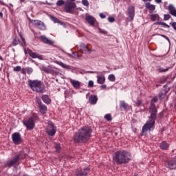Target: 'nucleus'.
<instances>
[{
  "label": "nucleus",
  "mask_w": 176,
  "mask_h": 176,
  "mask_svg": "<svg viewBox=\"0 0 176 176\" xmlns=\"http://www.w3.org/2000/svg\"><path fill=\"white\" fill-rule=\"evenodd\" d=\"M157 100H158L156 97L151 100L149 111L151 115L150 118L151 120L147 121L143 126L141 135L145 134V133H147V131H151V129L155 126V121L156 120V116L157 115V109H156L155 102H157Z\"/></svg>",
  "instance_id": "1"
},
{
  "label": "nucleus",
  "mask_w": 176,
  "mask_h": 176,
  "mask_svg": "<svg viewBox=\"0 0 176 176\" xmlns=\"http://www.w3.org/2000/svg\"><path fill=\"white\" fill-rule=\"evenodd\" d=\"M91 128L89 126L81 127L74 135V142L78 144L87 142V140H90V137H91Z\"/></svg>",
  "instance_id": "2"
},
{
  "label": "nucleus",
  "mask_w": 176,
  "mask_h": 176,
  "mask_svg": "<svg viewBox=\"0 0 176 176\" xmlns=\"http://www.w3.org/2000/svg\"><path fill=\"white\" fill-rule=\"evenodd\" d=\"M131 159V155L126 151H118L113 155V160L117 164H126Z\"/></svg>",
  "instance_id": "3"
},
{
  "label": "nucleus",
  "mask_w": 176,
  "mask_h": 176,
  "mask_svg": "<svg viewBox=\"0 0 176 176\" xmlns=\"http://www.w3.org/2000/svg\"><path fill=\"white\" fill-rule=\"evenodd\" d=\"M28 85L33 91H36V93H45V85L42 81L30 80Z\"/></svg>",
  "instance_id": "4"
},
{
  "label": "nucleus",
  "mask_w": 176,
  "mask_h": 176,
  "mask_svg": "<svg viewBox=\"0 0 176 176\" xmlns=\"http://www.w3.org/2000/svg\"><path fill=\"white\" fill-rule=\"evenodd\" d=\"M24 157H25V155H23L21 153L15 155L13 159L10 160L7 162H6L4 164V167H13V166H16V164H17L20 159H24Z\"/></svg>",
  "instance_id": "5"
},
{
  "label": "nucleus",
  "mask_w": 176,
  "mask_h": 176,
  "mask_svg": "<svg viewBox=\"0 0 176 176\" xmlns=\"http://www.w3.org/2000/svg\"><path fill=\"white\" fill-rule=\"evenodd\" d=\"M38 119V116L34 114L32 117L29 118L28 120L23 122L24 126L27 128L28 130H32L35 127V120Z\"/></svg>",
  "instance_id": "6"
},
{
  "label": "nucleus",
  "mask_w": 176,
  "mask_h": 176,
  "mask_svg": "<svg viewBox=\"0 0 176 176\" xmlns=\"http://www.w3.org/2000/svg\"><path fill=\"white\" fill-rule=\"evenodd\" d=\"M75 8H76V3H75V2L67 1L65 3V10L66 13H72Z\"/></svg>",
  "instance_id": "7"
},
{
  "label": "nucleus",
  "mask_w": 176,
  "mask_h": 176,
  "mask_svg": "<svg viewBox=\"0 0 176 176\" xmlns=\"http://www.w3.org/2000/svg\"><path fill=\"white\" fill-rule=\"evenodd\" d=\"M45 131L50 136L53 137V135H56L57 128L54 126V124H53V123L49 122L47 128L45 129Z\"/></svg>",
  "instance_id": "8"
},
{
  "label": "nucleus",
  "mask_w": 176,
  "mask_h": 176,
  "mask_svg": "<svg viewBox=\"0 0 176 176\" xmlns=\"http://www.w3.org/2000/svg\"><path fill=\"white\" fill-rule=\"evenodd\" d=\"M165 166L167 168L170 170L176 169V160L173 158L165 162Z\"/></svg>",
  "instance_id": "9"
},
{
  "label": "nucleus",
  "mask_w": 176,
  "mask_h": 176,
  "mask_svg": "<svg viewBox=\"0 0 176 176\" xmlns=\"http://www.w3.org/2000/svg\"><path fill=\"white\" fill-rule=\"evenodd\" d=\"M127 10L129 21H133V20H134V17H135V10L134 6H129Z\"/></svg>",
  "instance_id": "10"
},
{
  "label": "nucleus",
  "mask_w": 176,
  "mask_h": 176,
  "mask_svg": "<svg viewBox=\"0 0 176 176\" xmlns=\"http://www.w3.org/2000/svg\"><path fill=\"white\" fill-rule=\"evenodd\" d=\"M33 25L36 27V28H38L41 31H45L46 30V26H45V23L39 20H34L32 21Z\"/></svg>",
  "instance_id": "11"
},
{
  "label": "nucleus",
  "mask_w": 176,
  "mask_h": 176,
  "mask_svg": "<svg viewBox=\"0 0 176 176\" xmlns=\"http://www.w3.org/2000/svg\"><path fill=\"white\" fill-rule=\"evenodd\" d=\"M80 52L84 54H90L93 50L89 49V47L86 44L80 43Z\"/></svg>",
  "instance_id": "12"
},
{
  "label": "nucleus",
  "mask_w": 176,
  "mask_h": 176,
  "mask_svg": "<svg viewBox=\"0 0 176 176\" xmlns=\"http://www.w3.org/2000/svg\"><path fill=\"white\" fill-rule=\"evenodd\" d=\"M12 139L14 144H19L21 141V135L19 132H15L12 135Z\"/></svg>",
  "instance_id": "13"
},
{
  "label": "nucleus",
  "mask_w": 176,
  "mask_h": 176,
  "mask_svg": "<svg viewBox=\"0 0 176 176\" xmlns=\"http://www.w3.org/2000/svg\"><path fill=\"white\" fill-rule=\"evenodd\" d=\"M28 53L32 57V58H38V60H43V56L42 55H38V54L32 52L31 50H28Z\"/></svg>",
  "instance_id": "14"
},
{
  "label": "nucleus",
  "mask_w": 176,
  "mask_h": 176,
  "mask_svg": "<svg viewBox=\"0 0 176 176\" xmlns=\"http://www.w3.org/2000/svg\"><path fill=\"white\" fill-rule=\"evenodd\" d=\"M98 101V97H97L96 95H91L89 98V102L91 104V105H96Z\"/></svg>",
  "instance_id": "15"
},
{
  "label": "nucleus",
  "mask_w": 176,
  "mask_h": 176,
  "mask_svg": "<svg viewBox=\"0 0 176 176\" xmlns=\"http://www.w3.org/2000/svg\"><path fill=\"white\" fill-rule=\"evenodd\" d=\"M39 39H41V41L42 42H43V43H45V45H54V41H53L52 40H49L48 38H47L45 37V36H41L39 37Z\"/></svg>",
  "instance_id": "16"
},
{
  "label": "nucleus",
  "mask_w": 176,
  "mask_h": 176,
  "mask_svg": "<svg viewBox=\"0 0 176 176\" xmlns=\"http://www.w3.org/2000/svg\"><path fill=\"white\" fill-rule=\"evenodd\" d=\"M86 21L90 24V25H94L96 24V18H94L93 16L87 15L85 17Z\"/></svg>",
  "instance_id": "17"
},
{
  "label": "nucleus",
  "mask_w": 176,
  "mask_h": 176,
  "mask_svg": "<svg viewBox=\"0 0 176 176\" xmlns=\"http://www.w3.org/2000/svg\"><path fill=\"white\" fill-rule=\"evenodd\" d=\"M168 10L171 16H174V17H176V8L174 7V5L170 4L168 6Z\"/></svg>",
  "instance_id": "18"
},
{
  "label": "nucleus",
  "mask_w": 176,
  "mask_h": 176,
  "mask_svg": "<svg viewBox=\"0 0 176 176\" xmlns=\"http://www.w3.org/2000/svg\"><path fill=\"white\" fill-rule=\"evenodd\" d=\"M145 8L146 9H148L149 11L150 14H152V12H153V10H156V6L153 5V4H151V3H146L145 4Z\"/></svg>",
  "instance_id": "19"
},
{
  "label": "nucleus",
  "mask_w": 176,
  "mask_h": 176,
  "mask_svg": "<svg viewBox=\"0 0 176 176\" xmlns=\"http://www.w3.org/2000/svg\"><path fill=\"white\" fill-rule=\"evenodd\" d=\"M170 145L168 144V143H167L166 142H162L160 144V149H162V151H167V149H168Z\"/></svg>",
  "instance_id": "20"
},
{
  "label": "nucleus",
  "mask_w": 176,
  "mask_h": 176,
  "mask_svg": "<svg viewBox=\"0 0 176 176\" xmlns=\"http://www.w3.org/2000/svg\"><path fill=\"white\" fill-rule=\"evenodd\" d=\"M70 83L72 85L74 89H79V87H80V82H79L78 80L71 79Z\"/></svg>",
  "instance_id": "21"
},
{
  "label": "nucleus",
  "mask_w": 176,
  "mask_h": 176,
  "mask_svg": "<svg viewBox=\"0 0 176 176\" xmlns=\"http://www.w3.org/2000/svg\"><path fill=\"white\" fill-rule=\"evenodd\" d=\"M55 63L61 67V68H64L65 69H69V68H71L69 65H66L61 61L56 60Z\"/></svg>",
  "instance_id": "22"
},
{
  "label": "nucleus",
  "mask_w": 176,
  "mask_h": 176,
  "mask_svg": "<svg viewBox=\"0 0 176 176\" xmlns=\"http://www.w3.org/2000/svg\"><path fill=\"white\" fill-rule=\"evenodd\" d=\"M52 67V66H45V65H41L39 67V69H41V71H43L44 72H45V74H50V68Z\"/></svg>",
  "instance_id": "23"
},
{
  "label": "nucleus",
  "mask_w": 176,
  "mask_h": 176,
  "mask_svg": "<svg viewBox=\"0 0 176 176\" xmlns=\"http://www.w3.org/2000/svg\"><path fill=\"white\" fill-rule=\"evenodd\" d=\"M38 108L40 109L41 113H42L43 115H45V113L47 112V107H46V105L43 104H40V106H38Z\"/></svg>",
  "instance_id": "24"
},
{
  "label": "nucleus",
  "mask_w": 176,
  "mask_h": 176,
  "mask_svg": "<svg viewBox=\"0 0 176 176\" xmlns=\"http://www.w3.org/2000/svg\"><path fill=\"white\" fill-rule=\"evenodd\" d=\"M97 82L99 85H104L105 83V76H97Z\"/></svg>",
  "instance_id": "25"
},
{
  "label": "nucleus",
  "mask_w": 176,
  "mask_h": 176,
  "mask_svg": "<svg viewBox=\"0 0 176 176\" xmlns=\"http://www.w3.org/2000/svg\"><path fill=\"white\" fill-rule=\"evenodd\" d=\"M41 98L45 104H50V102H52V99H50L47 95H43Z\"/></svg>",
  "instance_id": "26"
},
{
  "label": "nucleus",
  "mask_w": 176,
  "mask_h": 176,
  "mask_svg": "<svg viewBox=\"0 0 176 176\" xmlns=\"http://www.w3.org/2000/svg\"><path fill=\"white\" fill-rule=\"evenodd\" d=\"M50 20H52V21H53L55 23H58V24H60V25H63L64 24V23L60 21V20H58L57 18H56V16L53 15H50Z\"/></svg>",
  "instance_id": "27"
},
{
  "label": "nucleus",
  "mask_w": 176,
  "mask_h": 176,
  "mask_svg": "<svg viewBox=\"0 0 176 176\" xmlns=\"http://www.w3.org/2000/svg\"><path fill=\"white\" fill-rule=\"evenodd\" d=\"M150 19L151 21H156L157 20H160V16H159L157 14H151Z\"/></svg>",
  "instance_id": "28"
},
{
  "label": "nucleus",
  "mask_w": 176,
  "mask_h": 176,
  "mask_svg": "<svg viewBox=\"0 0 176 176\" xmlns=\"http://www.w3.org/2000/svg\"><path fill=\"white\" fill-rule=\"evenodd\" d=\"M51 75L53 76H57L58 75V72H57V68L53 67L51 66V68L50 69V73Z\"/></svg>",
  "instance_id": "29"
},
{
  "label": "nucleus",
  "mask_w": 176,
  "mask_h": 176,
  "mask_svg": "<svg viewBox=\"0 0 176 176\" xmlns=\"http://www.w3.org/2000/svg\"><path fill=\"white\" fill-rule=\"evenodd\" d=\"M120 107L124 109H129V108H130V106H129L127 103L124 102V100H121L120 102Z\"/></svg>",
  "instance_id": "30"
},
{
  "label": "nucleus",
  "mask_w": 176,
  "mask_h": 176,
  "mask_svg": "<svg viewBox=\"0 0 176 176\" xmlns=\"http://www.w3.org/2000/svg\"><path fill=\"white\" fill-rule=\"evenodd\" d=\"M167 96V91L166 90H162L160 94H159V97L160 100H164Z\"/></svg>",
  "instance_id": "31"
},
{
  "label": "nucleus",
  "mask_w": 176,
  "mask_h": 176,
  "mask_svg": "<svg viewBox=\"0 0 176 176\" xmlns=\"http://www.w3.org/2000/svg\"><path fill=\"white\" fill-rule=\"evenodd\" d=\"M154 25H162L164 28H170V25H167V23H166L164 22H162V21H158V22L154 23Z\"/></svg>",
  "instance_id": "32"
},
{
  "label": "nucleus",
  "mask_w": 176,
  "mask_h": 176,
  "mask_svg": "<svg viewBox=\"0 0 176 176\" xmlns=\"http://www.w3.org/2000/svg\"><path fill=\"white\" fill-rule=\"evenodd\" d=\"M168 69H170V67H166V68H163L161 66H157V71H158L159 72L162 73V72H167V71H168Z\"/></svg>",
  "instance_id": "33"
},
{
  "label": "nucleus",
  "mask_w": 176,
  "mask_h": 176,
  "mask_svg": "<svg viewBox=\"0 0 176 176\" xmlns=\"http://www.w3.org/2000/svg\"><path fill=\"white\" fill-rule=\"evenodd\" d=\"M108 79L110 82H115V80H116V77H115L114 74H110L108 76Z\"/></svg>",
  "instance_id": "34"
},
{
  "label": "nucleus",
  "mask_w": 176,
  "mask_h": 176,
  "mask_svg": "<svg viewBox=\"0 0 176 176\" xmlns=\"http://www.w3.org/2000/svg\"><path fill=\"white\" fill-rule=\"evenodd\" d=\"M104 118L107 120V122H111L112 120V115L109 113L106 114Z\"/></svg>",
  "instance_id": "35"
},
{
  "label": "nucleus",
  "mask_w": 176,
  "mask_h": 176,
  "mask_svg": "<svg viewBox=\"0 0 176 176\" xmlns=\"http://www.w3.org/2000/svg\"><path fill=\"white\" fill-rule=\"evenodd\" d=\"M26 72H27L28 75H31V74H32V72H34V69H32V67H27Z\"/></svg>",
  "instance_id": "36"
},
{
  "label": "nucleus",
  "mask_w": 176,
  "mask_h": 176,
  "mask_svg": "<svg viewBox=\"0 0 176 176\" xmlns=\"http://www.w3.org/2000/svg\"><path fill=\"white\" fill-rule=\"evenodd\" d=\"M20 43V40L19 38H14L12 41L13 46H17Z\"/></svg>",
  "instance_id": "37"
},
{
  "label": "nucleus",
  "mask_w": 176,
  "mask_h": 176,
  "mask_svg": "<svg viewBox=\"0 0 176 176\" xmlns=\"http://www.w3.org/2000/svg\"><path fill=\"white\" fill-rule=\"evenodd\" d=\"M56 5L58 6H63V5H65V1H64L63 0H59L56 2Z\"/></svg>",
  "instance_id": "38"
},
{
  "label": "nucleus",
  "mask_w": 176,
  "mask_h": 176,
  "mask_svg": "<svg viewBox=\"0 0 176 176\" xmlns=\"http://www.w3.org/2000/svg\"><path fill=\"white\" fill-rule=\"evenodd\" d=\"M69 57L76 58V57H79V55L78 54V52H72V54H69Z\"/></svg>",
  "instance_id": "39"
},
{
  "label": "nucleus",
  "mask_w": 176,
  "mask_h": 176,
  "mask_svg": "<svg viewBox=\"0 0 176 176\" xmlns=\"http://www.w3.org/2000/svg\"><path fill=\"white\" fill-rule=\"evenodd\" d=\"M19 71H21V66H16L13 69L14 72H19Z\"/></svg>",
  "instance_id": "40"
},
{
  "label": "nucleus",
  "mask_w": 176,
  "mask_h": 176,
  "mask_svg": "<svg viewBox=\"0 0 176 176\" xmlns=\"http://www.w3.org/2000/svg\"><path fill=\"white\" fill-rule=\"evenodd\" d=\"M170 19H171V16L170 14H166L164 15V20L165 21H167V20H170Z\"/></svg>",
  "instance_id": "41"
},
{
  "label": "nucleus",
  "mask_w": 176,
  "mask_h": 176,
  "mask_svg": "<svg viewBox=\"0 0 176 176\" xmlns=\"http://www.w3.org/2000/svg\"><path fill=\"white\" fill-rule=\"evenodd\" d=\"M76 176H87V172H80L77 173Z\"/></svg>",
  "instance_id": "42"
},
{
  "label": "nucleus",
  "mask_w": 176,
  "mask_h": 176,
  "mask_svg": "<svg viewBox=\"0 0 176 176\" xmlns=\"http://www.w3.org/2000/svg\"><path fill=\"white\" fill-rule=\"evenodd\" d=\"M40 5H48L49 6H52L53 4L52 3L47 2V1H45V2L41 1Z\"/></svg>",
  "instance_id": "43"
},
{
  "label": "nucleus",
  "mask_w": 176,
  "mask_h": 176,
  "mask_svg": "<svg viewBox=\"0 0 176 176\" xmlns=\"http://www.w3.org/2000/svg\"><path fill=\"white\" fill-rule=\"evenodd\" d=\"M98 30L100 34H103L104 35H107L108 34V32H107V30H102L100 28H98Z\"/></svg>",
  "instance_id": "44"
},
{
  "label": "nucleus",
  "mask_w": 176,
  "mask_h": 176,
  "mask_svg": "<svg viewBox=\"0 0 176 176\" xmlns=\"http://www.w3.org/2000/svg\"><path fill=\"white\" fill-rule=\"evenodd\" d=\"M36 102H37V104H38V107L43 104L42 101L41 100V98L38 97L36 98Z\"/></svg>",
  "instance_id": "45"
},
{
  "label": "nucleus",
  "mask_w": 176,
  "mask_h": 176,
  "mask_svg": "<svg viewBox=\"0 0 176 176\" xmlns=\"http://www.w3.org/2000/svg\"><path fill=\"white\" fill-rule=\"evenodd\" d=\"M55 148L56 152H60V151H61V146H60V144H58L55 146Z\"/></svg>",
  "instance_id": "46"
},
{
  "label": "nucleus",
  "mask_w": 176,
  "mask_h": 176,
  "mask_svg": "<svg viewBox=\"0 0 176 176\" xmlns=\"http://www.w3.org/2000/svg\"><path fill=\"white\" fill-rule=\"evenodd\" d=\"M82 3L84 6H89V1L82 0Z\"/></svg>",
  "instance_id": "47"
},
{
  "label": "nucleus",
  "mask_w": 176,
  "mask_h": 176,
  "mask_svg": "<svg viewBox=\"0 0 176 176\" xmlns=\"http://www.w3.org/2000/svg\"><path fill=\"white\" fill-rule=\"evenodd\" d=\"M94 86V82L93 80H89L88 82V87H93Z\"/></svg>",
  "instance_id": "48"
},
{
  "label": "nucleus",
  "mask_w": 176,
  "mask_h": 176,
  "mask_svg": "<svg viewBox=\"0 0 176 176\" xmlns=\"http://www.w3.org/2000/svg\"><path fill=\"white\" fill-rule=\"evenodd\" d=\"M170 25H172L173 30H175V31H176V22H170Z\"/></svg>",
  "instance_id": "49"
},
{
  "label": "nucleus",
  "mask_w": 176,
  "mask_h": 176,
  "mask_svg": "<svg viewBox=\"0 0 176 176\" xmlns=\"http://www.w3.org/2000/svg\"><path fill=\"white\" fill-rule=\"evenodd\" d=\"M160 36H162V38H164V39H166V41H168V42L170 43V38H168V37H167L166 35L164 34H159Z\"/></svg>",
  "instance_id": "50"
},
{
  "label": "nucleus",
  "mask_w": 176,
  "mask_h": 176,
  "mask_svg": "<svg viewBox=\"0 0 176 176\" xmlns=\"http://www.w3.org/2000/svg\"><path fill=\"white\" fill-rule=\"evenodd\" d=\"M108 21L109 23H113L115 21V18L113 16H109L108 18Z\"/></svg>",
  "instance_id": "51"
},
{
  "label": "nucleus",
  "mask_w": 176,
  "mask_h": 176,
  "mask_svg": "<svg viewBox=\"0 0 176 176\" xmlns=\"http://www.w3.org/2000/svg\"><path fill=\"white\" fill-rule=\"evenodd\" d=\"M142 104V101L141 100H138L136 102V107H140Z\"/></svg>",
  "instance_id": "52"
},
{
  "label": "nucleus",
  "mask_w": 176,
  "mask_h": 176,
  "mask_svg": "<svg viewBox=\"0 0 176 176\" xmlns=\"http://www.w3.org/2000/svg\"><path fill=\"white\" fill-rule=\"evenodd\" d=\"M100 89L101 90H105V89H107V85L103 84L100 86Z\"/></svg>",
  "instance_id": "53"
},
{
  "label": "nucleus",
  "mask_w": 176,
  "mask_h": 176,
  "mask_svg": "<svg viewBox=\"0 0 176 176\" xmlns=\"http://www.w3.org/2000/svg\"><path fill=\"white\" fill-rule=\"evenodd\" d=\"M100 19H105L107 17V16L105 14H104V13H100L99 14Z\"/></svg>",
  "instance_id": "54"
},
{
  "label": "nucleus",
  "mask_w": 176,
  "mask_h": 176,
  "mask_svg": "<svg viewBox=\"0 0 176 176\" xmlns=\"http://www.w3.org/2000/svg\"><path fill=\"white\" fill-rule=\"evenodd\" d=\"M21 73L23 74V75H25V69H24V68L21 69Z\"/></svg>",
  "instance_id": "55"
},
{
  "label": "nucleus",
  "mask_w": 176,
  "mask_h": 176,
  "mask_svg": "<svg viewBox=\"0 0 176 176\" xmlns=\"http://www.w3.org/2000/svg\"><path fill=\"white\" fill-rule=\"evenodd\" d=\"M156 3H162V0H155Z\"/></svg>",
  "instance_id": "56"
},
{
  "label": "nucleus",
  "mask_w": 176,
  "mask_h": 176,
  "mask_svg": "<svg viewBox=\"0 0 176 176\" xmlns=\"http://www.w3.org/2000/svg\"><path fill=\"white\" fill-rule=\"evenodd\" d=\"M0 5H2L3 6H5V2L2 1V0H0Z\"/></svg>",
  "instance_id": "57"
},
{
  "label": "nucleus",
  "mask_w": 176,
  "mask_h": 176,
  "mask_svg": "<svg viewBox=\"0 0 176 176\" xmlns=\"http://www.w3.org/2000/svg\"><path fill=\"white\" fill-rule=\"evenodd\" d=\"M84 170H85V171H89V167H87V168H84Z\"/></svg>",
  "instance_id": "58"
},
{
  "label": "nucleus",
  "mask_w": 176,
  "mask_h": 176,
  "mask_svg": "<svg viewBox=\"0 0 176 176\" xmlns=\"http://www.w3.org/2000/svg\"><path fill=\"white\" fill-rule=\"evenodd\" d=\"M143 1V2H148V1H149V2H151V1H152V0H142Z\"/></svg>",
  "instance_id": "59"
},
{
  "label": "nucleus",
  "mask_w": 176,
  "mask_h": 176,
  "mask_svg": "<svg viewBox=\"0 0 176 176\" xmlns=\"http://www.w3.org/2000/svg\"><path fill=\"white\" fill-rule=\"evenodd\" d=\"M0 60L1 61H3V58H2V56H0Z\"/></svg>",
  "instance_id": "60"
},
{
  "label": "nucleus",
  "mask_w": 176,
  "mask_h": 176,
  "mask_svg": "<svg viewBox=\"0 0 176 176\" xmlns=\"http://www.w3.org/2000/svg\"><path fill=\"white\" fill-rule=\"evenodd\" d=\"M0 16H1V17H3V14L2 12H0Z\"/></svg>",
  "instance_id": "61"
},
{
  "label": "nucleus",
  "mask_w": 176,
  "mask_h": 176,
  "mask_svg": "<svg viewBox=\"0 0 176 176\" xmlns=\"http://www.w3.org/2000/svg\"><path fill=\"white\" fill-rule=\"evenodd\" d=\"M24 53H25V54H27V50H24Z\"/></svg>",
  "instance_id": "62"
},
{
  "label": "nucleus",
  "mask_w": 176,
  "mask_h": 176,
  "mask_svg": "<svg viewBox=\"0 0 176 176\" xmlns=\"http://www.w3.org/2000/svg\"><path fill=\"white\" fill-rule=\"evenodd\" d=\"M9 5H10V6L13 7V4H12V3H9Z\"/></svg>",
  "instance_id": "63"
},
{
  "label": "nucleus",
  "mask_w": 176,
  "mask_h": 176,
  "mask_svg": "<svg viewBox=\"0 0 176 176\" xmlns=\"http://www.w3.org/2000/svg\"><path fill=\"white\" fill-rule=\"evenodd\" d=\"M25 0H20V2H24Z\"/></svg>",
  "instance_id": "64"
}]
</instances>
